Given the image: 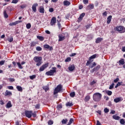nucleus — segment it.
Returning <instances> with one entry per match:
<instances>
[{"instance_id": "f257e3e1", "label": "nucleus", "mask_w": 125, "mask_h": 125, "mask_svg": "<svg viewBox=\"0 0 125 125\" xmlns=\"http://www.w3.org/2000/svg\"><path fill=\"white\" fill-rule=\"evenodd\" d=\"M93 98L94 101L98 102L101 100V98H102V94L100 93H95L93 94Z\"/></svg>"}, {"instance_id": "f03ea898", "label": "nucleus", "mask_w": 125, "mask_h": 125, "mask_svg": "<svg viewBox=\"0 0 125 125\" xmlns=\"http://www.w3.org/2000/svg\"><path fill=\"white\" fill-rule=\"evenodd\" d=\"M33 60L36 62V63H37L36 65L38 66H40L42 64V57L35 56L33 58Z\"/></svg>"}, {"instance_id": "7ed1b4c3", "label": "nucleus", "mask_w": 125, "mask_h": 125, "mask_svg": "<svg viewBox=\"0 0 125 125\" xmlns=\"http://www.w3.org/2000/svg\"><path fill=\"white\" fill-rule=\"evenodd\" d=\"M56 67H54L52 68L51 70H50V71L46 72L45 74L47 76H53L54 75V73H56Z\"/></svg>"}, {"instance_id": "20e7f679", "label": "nucleus", "mask_w": 125, "mask_h": 125, "mask_svg": "<svg viewBox=\"0 0 125 125\" xmlns=\"http://www.w3.org/2000/svg\"><path fill=\"white\" fill-rule=\"evenodd\" d=\"M116 31L120 33V34H123V33H125V28L122 26H117L116 27Z\"/></svg>"}, {"instance_id": "39448f33", "label": "nucleus", "mask_w": 125, "mask_h": 125, "mask_svg": "<svg viewBox=\"0 0 125 125\" xmlns=\"http://www.w3.org/2000/svg\"><path fill=\"white\" fill-rule=\"evenodd\" d=\"M62 91V85H58L54 91V95Z\"/></svg>"}, {"instance_id": "423d86ee", "label": "nucleus", "mask_w": 125, "mask_h": 125, "mask_svg": "<svg viewBox=\"0 0 125 125\" xmlns=\"http://www.w3.org/2000/svg\"><path fill=\"white\" fill-rule=\"evenodd\" d=\"M32 113H33V111L32 110L25 111V115L26 117H27V118H28V119H30V118H32Z\"/></svg>"}, {"instance_id": "0eeeda50", "label": "nucleus", "mask_w": 125, "mask_h": 125, "mask_svg": "<svg viewBox=\"0 0 125 125\" xmlns=\"http://www.w3.org/2000/svg\"><path fill=\"white\" fill-rule=\"evenodd\" d=\"M48 67V63L43 64L41 67H40L39 71L40 72H42L44 71V69Z\"/></svg>"}, {"instance_id": "6e6552de", "label": "nucleus", "mask_w": 125, "mask_h": 125, "mask_svg": "<svg viewBox=\"0 0 125 125\" xmlns=\"http://www.w3.org/2000/svg\"><path fill=\"white\" fill-rule=\"evenodd\" d=\"M56 23V18L53 17L52 18L50 22V25L51 26H53V25H55Z\"/></svg>"}, {"instance_id": "1a4fd4ad", "label": "nucleus", "mask_w": 125, "mask_h": 125, "mask_svg": "<svg viewBox=\"0 0 125 125\" xmlns=\"http://www.w3.org/2000/svg\"><path fill=\"white\" fill-rule=\"evenodd\" d=\"M22 22V21H17L14 22H11L9 23V26H15L16 25H17V24H19V23H21Z\"/></svg>"}, {"instance_id": "9d476101", "label": "nucleus", "mask_w": 125, "mask_h": 125, "mask_svg": "<svg viewBox=\"0 0 125 125\" xmlns=\"http://www.w3.org/2000/svg\"><path fill=\"white\" fill-rule=\"evenodd\" d=\"M38 4L37 3H35L32 5V10L34 12H37V6H38Z\"/></svg>"}, {"instance_id": "9b49d317", "label": "nucleus", "mask_w": 125, "mask_h": 125, "mask_svg": "<svg viewBox=\"0 0 125 125\" xmlns=\"http://www.w3.org/2000/svg\"><path fill=\"white\" fill-rule=\"evenodd\" d=\"M59 37V42H62V41H64L65 39V36L62 35V34H60L58 35Z\"/></svg>"}, {"instance_id": "f8f14e48", "label": "nucleus", "mask_w": 125, "mask_h": 125, "mask_svg": "<svg viewBox=\"0 0 125 125\" xmlns=\"http://www.w3.org/2000/svg\"><path fill=\"white\" fill-rule=\"evenodd\" d=\"M100 69V65H98L95 68H93L92 70H91V73H93V72L97 71L98 70Z\"/></svg>"}, {"instance_id": "ddd939ff", "label": "nucleus", "mask_w": 125, "mask_h": 125, "mask_svg": "<svg viewBox=\"0 0 125 125\" xmlns=\"http://www.w3.org/2000/svg\"><path fill=\"white\" fill-rule=\"evenodd\" d=\"M63 5H64V6H69V5L71 4V2H70V1L66 0H64L63 2Z\"/></svg>"}, {"instance_id": "4468645a", "label": "nucleus", "mask_w": 125, "mask_h": 125, "mask_svg": "<svg viewBox=\"0 0 125 125\" xmlns=\"http://www.w3.org/2000/svg\"><path fill=\"white\" fill-rule=\"evenodd\" d=\"M75 65H71L68 67V70L70 71V72H73V71L75 70Z\"/></svg>"}, {"instance_id": "2eb2a0df", "label": "nucleus", "mask_w": 125, "mask_h": 125, "mask_svg": "<svg viewBox=\"0 0 125 125\" xmlns=\"http://www.w3.org/2000/svg\"><path fill=\"white\" fill-rule=\"evenodd\" d=\"M12 95V93L11 92L8 91V90H6L5 92V96H10Z\"/></svg>"}, {"instance_id": "dca6fc26", "label": "nucleus", "mask_w": 125, "mask_h": 125, "mask_svg": "<svg viewBox=\"0 0 125 125\" xmlns=\"http://www.w3.org/2000/svg\"><path fill=\"white\" fill-rule=\"evenodd\" d=\"M44 48H47V49H49V50H52V49H53L52 47L49 46L48 44L44 45Z\"/></svg>"}, {"instance_id": "f3484780", "label": "nucleus", "mask_w": 125, "mask_h": 125, "mask_svg": "<svg viewBox=\"0 0 125 125\" xmlns=\"http://www.w3.org/2000/svg\"><path fill=\"white\" fill-rule=\"evenodd\" d=\"M103 40V38H98L96 40V43H99V42H102Z\"/></svg>"}, {"instance_id": "a211bd4d", "label": "nucleus", "mask_w": 125, "mask_h": 125, "mask_svg": "<svg viewBox=\"0 0 125 125\" xmlns=\"http://www.w3.org/2000/svg\"><path fill=\"white\" fill-rule=\"evenodd\" d=\"M111 20H112V16H109L107 17V24H110V23H111Z\"/></svg>"}, {"instance_id": "6ab92c4d", "label": "nucleus", "mask_w": 125, "mask_h": 125, "mask_svg": "<svg viewBox=\"0 0 125 125\" xmlns=\"http://www.w3.org/2000/svg\"><path fill=\"white\" fill-rule=\"evenodd\" d=\"M85 15V13H83L81 14L79 18V20H83V17H84V16Z\"/></svg>"}, {"instance_id": "aec40b11", "label": "nucleus", "mask_w": 125, "mask_h": 125, "mask_svg": "<svg viewBox=\"0 0 125 125\" xmlns=\"http://www.w3.org/2000/svg\"><path fill=\"white\" fill-rule=\"evenodd\" d=\"M16 88L18 91H20L21 92L23 91V88H22L21 86H17Z\"/></svg>"}, {"instance_id": "412c9836", "label": "nucleus", "mask_w": 125, "mask_h": 125, "mask_svg": "<svg viewBox=\"0 0 125 125\" xmlns=\"http://www.w3.org/2000/svg\"><path fill=\"white\" fill-rule=\"evenodd\" d=\"M119 65H124L125 64V60L122 59L120 61H119Z\"/></svg>"}, {"instance_id": "4be33fe9", "label": "nucleus", "mask_w": 125, "mask_h": 125, "mask_svg": "<svg viewBox=\"0 0 125 125\" xmlns=\"http://www.w3.org/2000/svg\"><path fill=\"white\" fill-rule=\"evenodd\" d=\"M11 107H12V104H11V102L9 101L6 104V108H11Z\"/></svg>"}, {"instance_id": "5701e85b", "label": "nucleus", "mask_w": 125, "mask_h": 125, "mask_svg": "<svg viewBox=\"0 0 125 125\" xmlns=\"http://www.w3.org/2000/svg\"><path fill=\"white\" fill-rule=\"evenodd\" d=\"M39 11L40 13H44V8L42 6L40 7Z\"/></svg>"}, {"instance_id": "b1692460", "label": "nucleus", "mask_w": 125, "mask_h": 125, "mask_svg": "<svg viewBox=\"0 0 125 125\" xmlns=\"http://www.w3.org/2000/svg\"><path fill=\"white\" fill-rule=\"evenodd\" d=\"M105 93L107 94L109 96H111L112 95V94L113 93L112 91H109V90H105Z\"/></svg>"}, {"instance_id": "393cba45", "label": "nucleus", "mask_w": 125, "mask_h": 125, "mask_svg": "<svg viewBox=\"0 0 125 125\" xmlns=\"http://www.w3.org/2000/svg\"><path fill=\"white\" fill-rule=\"evenodd\" d=\"M87 7L88 9H93L94 8V5L93 4H90V5H88Z\"/></svg>"}, {"instance_id": "a878e982", "label": "nucleus", "mask_w": 125, "mask_h": 125, "mask_svg": "<svg viewBox=\"0 0 125 125\" xmlns=\"http://www.w3.org/2000/svg\"><path fill=\"white\" fill-rule=\"evenodd\" d=\"M97 57V55L94 54L91 57H89V60H91V59H94Z\"/></svg>"}, {"instance_id": "bb28decb", "label": "nucleus", "mask_w": 125, "mask_h": 125, "mask_svg": "<svg viewBox=\"0 0 125 125\" xmlns=\"http://www.w3.org/2000/svg\"><path fill=\"white\" fill-rule=\"evenodd\" d=\"M114 102H115V103H118V102H120V101H121V98H117L116 99H114Z\"/></svg>"}, {"instance_id": "cd10ccee", "label": "nucleus", "mask_w": 125, "mask_h": 125, "mask_svg": "<svg viewBox=\"0 0 125 125\" xmlns=\"http://www.w3.org/2000/svg\"><path fill=\"white\" fill-rule=\"evenodd\" d=\"M36 50L37 51H42V47H41L40 46H37L36 47Z\"/></svg>"}, {"instance_id": "c85d7f7f", "label": "nucleus", "mask_w": 125, "mask_h": 125, "mask_svg": "<svg viewBox=\"0 0 125 125\" xmlns=\"http://www.w3.org/2000/svg\"><path fill=\"white\" fill-rule=\"evenodd\" d=\"M113 119H114V120H120V117L116 115H113Z\"/></svg>"}, {"instance_id": "c756f323", "label": "nucleus", "mask_w": 125, "mask_h": 125, "mask_svg": "<svg viewBox=\"0 0 125 125\" xmlns=\"http://www.w3.org/2000/svg\"><path fill=\"white\" fill-rule=\"evenodd\" d=\"M66 106H67V107H68V106H69L70 107H71V106H73V103L68 102L66 104Z\"/></svg>"}, {"instance_id": "7c9ffc66", "label": "nucleus", "mask_w": 125, "mask_h": 125, "mask_svg": "<svg viewBox=\"0 0 125 125\" xmlns=\"http://www.w3.org/2000/svg\"><path fill=\"white\" fill-rule=\"evenodd\" d=\"M43 89L45 90V91H47V90H49V88L48 86H45L43 87Z\"/></svg>"}, {"instance_id": "2f4dec72", "label": "nucleus", "mask_w": 125, "mask_h": 125, "mask_svg": "<svg viewBox=\"0 0 125 125\" xmlns=\"http://www.w3.org/2000/svg\"><path fill=\"white\" fill-rule=\"evenodd\" d=\"M110 111V110L109 109H108L107 108H105L104 109V113H105L106 114L107 113H109V111Z\"/></svg>"}, {"instance_id": "473e14b6", "label": "nucleus", "mask_w": 125, "mask_h": 125, "mask_svg": "<svg viewBox=\"0 0 125 125\" xmlns=\"http://www.w3.org/2000/svg\"><path fill=\"white\" fill-rule=\"evenodd\" d=\"M17 64L20 69H23V66H22L20 62H17Z\"/></svg>"}, {"instance_id": "72a5a7b5", "label": "nucleus", "mask_w": 125, "mask_h": 125, "mask_svg": "<svg viewBox=\"0 0 125 125\" xmlns=\"http://www.w3.org/2000/svg\"><path fill=\"white\" fill-rule=\"evenodd\" d=\"M89 99H90V96H87L85 98V101H86V102L89 101Z\"/></svg>"}, {"instance_id": "f704fd0d", "label": "nucleus", "mask_w": 125, "mask_h": 125, "mask_svg": "<svg viewBox=\"0 0 125 125\" xmlns=\"http://www.w3.org/2000/svg\"><path fill=\"white\" fill-rule=\"evenodd\" d=\"M36 77L37 76H36V75H33L30 76L29 78L30 80H34V79H36Z\"/></svg>"}, {"instance_id": "c9c22d12", "label": "nucleus", "mask_w": 125, "mask_h": 125, "mask_svg": "<svg viewBox=\"0 0 125 125\" xmlns=\"http://www.w3.org/2000/svg\"><path fill=\"white\" fill-rule=\"evenodd\" d=\"M67 122H68V119H63L62 121V124H66Z\"/></svg>"}, {"instance_id": "e433bc0d", "label": "nucleus", "mask_w": 125, "mask_h": 125, "mask_svg": "<svg viewBox=\"0 0 125 125\" xmlns=\"http://www.w3.org/2000/svg\"><path fill=\"white\" fill-rule=\"evenodd\" d=\"M31 27H32V25H31V23H29L26 24V28L27 29H30Z\"/></svg>"}, {"instance_id": "4c0bfd02", "label": "nucleus", "mask_w": 125, "mask_h": 125, "mask_svg": "<svg viewBox=\"0 0 125 125\" xmlns=\"http://www.w3.org/2000/svg\"><path fill=\"white\" fill-rule=\"evenodd\" d=\"M75 95H76V94L75 93V92H71L70 94V96L71 97H75Z\"/></svg>"}, {"instance_id": "58836bf2", "label": "nucleus", "mask_w": 125, "mask_h": 125, "mask_svg": "<svg viewBox=\"0 0 125 125\" xmlns=\"http://www.w3.org/2000/svg\"><path fill=\"white\" fill-rule=\"evenodd\" d=\"M62 104H60L58 105L57 108L58 110H60V109H62Z\"/></svg>"}, {"instance_id": "ea45409f", "label": "nucleus", "mask_w": 125, "mask_h": 125, "mask_svg": "<svg viewBox=\"0 0 125 125\" xmlns=\"http://www.w3.org/2000/svg\"><path fill=\"white\" fill-rule=\"evenodd\" d=\"M31 116L33 117V118H36L37 117V112H34V113H32Z\"/></svg>"}, {"instance_id": "a19ab883", "label": "nucleus", "mask_w": 125, "mask_h": 125, "mask_svg": "<svg viewBox=\"0 0 125 125\" xmlns=\"http://www.w3.org/2000/svg\"><path fill=\"white\" fill-rule=\"evenodd\" d=\"M115 85V83H112L111 85H110L109 87V89H112L114 87V86Z\"/></svg>"}, {"instance_id": "79ce46f5", "label": "nucleus", "mask_w": 125, "mask_h": 125, "mask_svg": "<svg viewBox=\"0 0 125 125\" xmlns=\"http://www.w3.org/2000/svg\"><path fill=\"white\" fill-rule=\"evenodd\" d=\"M73 122H74V120L72 118H71L69 123H68V125H70L73 124Z\"/></svg>"}, {"instance_id": "37998d69", "label": "nucleus", "mask_w": 125, "mask_h": 125, "mask_svg": "<svg viewBox=\"0 0 125 125\" xmlns=\"http://www.w3.org/2000/svg\"><path fill=\"white\" fill-rule=\"evenodd\" d=\"M37 39H39L40 41H43L44 38L42 36H37Z\"/></svg>"}, {"instance_id": "c03bdc74", "label": "nucleus", "mask_w": 125, "mask_h": 125, "mask_svg": "<svg viewBox=\"0 0 125 125\" xmlns=\"http://www.w3.org/2000/svg\"><path fill=\"white\" fill-rule=\"evenodd\" d=\"M58 18L59 19L58 20H57V22L58 23H60V22H61V18L60 17V16H58Z\"/></svg>"}, {"instance_id": "a18cd8bd", "label": "nucleus", "mask_w": 125, "mask_h": 125, "mask_svg": "<svg viewBox=\"0 0 125 125\" xmlns=\"http://www.w3.org/2000/svg\"><path fill=\"white\" fill-rule=\"evenodd\" d=\"M36 44H37V43L36 42H33L31 43V46H35Z\"/></svg>"}, {"instance_id": "49530a36", "label": "nucleus", "mask_w": 125, "mask_h": 125, "mask_svg": "<svg viewBox=\"0 0 125 125\" xmlns=\"http://www.w3.org/2000/svg\"><path fill=\"white\" fill-rule=\"evenodd\" d=\"M120 124H121V125H125V120L121 119L120 120Z\"/></svg>"}, {"instance_id": "de8ad7c7", "label": "nucleus", "mask_w": 125, "mask_h": 125, "mask_svg": "<svg viewBox=\"0 0 125 125\" xmlns=\"http://www.w3.org/2000/svg\"><path fill=\"white\" fill-rule=\"evenodd\" d=\"M8 41L9 42H13V38L12 37L8 39Z\"/></svg>"}, {"instance_id": "09e8293b", "label": "nucleus", "mask_w": 125, "mask_h": 125, "mask_svg": "<svg viewBox=\"0 0 125 125\" xmlns=\"http://www.w3.org/2000/svg\"><path fill=\"white\" fill-rule=\"evenodd\" d=\"M71 61V58H67L65 60V62H70Z\"/></svg>"}, {"instance_id": "8fccbe9b", "label": "nucleus", "mask_w": 125, "mask_h": 125, "mask_svg": "<svg viewBox=\"0 0 125 125\" xmlns=\"http://www.w3.org/2000/svg\"><path fill=\"white\" fill-rule=\"evenodd\" d=\"M41 106V104H38L35 105L36 109H40V107Z\"/></svg>"}, {"instance_id": "3c124183", "label": "nucleus", "mask_w": 125, "mask_h": 125, "mask_svg": "<svg viewBox=\"0 0 125 125\" xmlns=\"http://www.w3.org/2000/svg\"><path fill=\"white\" fill-rule=\"evenodd\" d=\"M83 2L84 4H86L88 3V0H83Z\"/></svg>"}, {"instance_id": "603ef678", "label": "nucleus", "mask_w": 125, "mask_h": 125, "mask_svg": "<svg viewBox=\"0 0 125 125\" xmlns=\"http://www.w3.org/2000/svg\"><path fill=\"white\" fill-rule=\"evenodd\" d=\"M48 125H53V121H52V120H49L48 121Z\"/></svg>"}, {"instance_id": "864d4df0", "label": "nucleus", "mask_w": 125, "mask_h": 125, "mask_svg": "<svg viewBox=\"0 0 125 125\" xmlns=\"http://www.w3.org/2000/svg\"><path fill=\"white\" fill-rule=\"evenodd\" d=\"M9 82H13L15 81V79H14V78H10L9 79Z\"/></svg>"}, {"instance_id": "5fc2aeb1", "label": "nucleus", "mask_w": 125, "mask_h": 125, "mask_svg": "<svg viewBox=\"0 0 125 125\" xmlns=\"http://www.w3.org/2000/svg\"><path fill=\"white\" fill-rule=\"evenodd\" d=\"M7 88H8V89H10V90H13V86H7Z\"/></svg>"}, {"instance_id": "6e6d98bb", "label": "nucleus", "mask_w": 125, "mask_h": 125, "mask_svg": "<svg viewBox=\"0 0 125 125\" xmlns=\"http://www.w3.org/2000/svg\"><path fill=\"white\" fill-rule=\"evenodd\" d=\"M4 15L5 18H8V15H7V14H6L5 12H4Z\"/></svg>"}, {"instance_id": "4d7b16f0", "label": "nucleus", "mask_w": 125, "mask_h": 125, "mask_svg": "<svg viewBox=\"0 0 125 125\" xmlns=\"http://www.w3.org/2000/svg\"><path fill=\"white\" fill-rule=\"evenodd\" d=\"M49 12H53V11H54V10L53 8H50L49 9Z\"/></svg>"}, {"instance_id": "13d9d810", "label": "nucleus", "mask_w": 125, "mask_h": 125, "mask_svg": "<svg viewBox=\"0 0 125 125\" xmlns=\"http://www.w3.org/2000/svg\"><path fill=\"white\" fill-rule=\"evenodd\" d=\"M96 63L95 62H93L92 66L91 67L92 68L93 67L96 66Z\"/></svg>"}, {"instance_id": "bf43d9fd", "label": "nucleus", "mask_w": 125, "mask_h": 125, "mask_svg": "<svg viewBox=\"0 0 125 125\" xmlns=\"http://www.w3.org/2000/svg\"><path fill=\"white\" fill-rule=\"evenodd\" d=\"M91 26V24H87V25H86V28L87 29H88V28H90Z\"/></svg>"}, {"instance_id": "052dcab7", "label": "nucleus", "mask_w": 125, "mask_h": 125, "mask_svg": "<svg viewBox=\"0 0 125 125\" xmlns=\"http://www.w3.org/2000/svg\"><path fill=\"white\" fill-rule=\"evenodd\" d=\"M116 113V111L114 110H111L110 111V114H112V115H114Z\"/></svg>"}, {"instance_id": "680f3d73", "label": "nucleus", "mask_w": 125, "mask_h": 125, "mask_svg": "<svg viewBox=\"0 0 125 125\" xmlns=\"http://www.w3.org/2000/svg\"><path fill=\"white\" fill-rule=\"evenodd\" d=\"M120 79L119 78H116V79H115L114 80V83H118V82H119V80Z\"/></svg>"}, {"instance_id": "e2e57ef3", "label": "nucleus", "mask_w": 125, "mask_h": 125, "mask_svg": "<svg viewBox=\"0 0 125 125\" xmlns=\"http://www.w3.org/2000/svg\"><path fill=\"white\" fill-rule=\"evenodd\" d=\"M18 2V0H13L12 3H17Z\"/></svg>"}, {"instance_id": "0e129e2a", "label": "nucleus", "mask_w": 125, "mask_h": 125, "mask_svg": "<svg viewBox=\"0 0 125 125\" xmlns=\"http://www.w3.org/2000/svg\"><path fill=\"white\" fill-rule=\"evenodd\" d=\"M4 64V61H2L0 62V65H1V66H2V65H3Z\"/></svg>"}, {"instance_id": "69168bd1", "label": "nucleus", "mask_w": 125, "mask_h": 125, "mask_svg": "<svg viewBox=\"0 0 125 125\" xmlns=\"http://www.w3.org/2000/svg\"><path fill=\"white\" fill-rule=\"evenodd\" d=\"M0 105H3L4 104V103H3V100H1L0 101Z\"/></svg>"}, {"instance_id": "338daca9", "label": "nucleus", "mask_w": 125, "mask_h": 125, "mask_svg": "<svg viewBox=\"0 0 125 125\" xmlns=\"http://www.w3.org/2000/svg\"><path fill=\"white\" fill-rule=\"evenodd\" d=\"M96 125H101V123L98 120L97 121V124Z\"/></svg>"}, {"instance_id": "774afa93", "label": "nucleus", "mask_w": 125, "mask_h": 125, "mask_svg": "<svg viewBox=\"0 0 125 125\" xmlns=\"http://www.w3.org/2000/svg\"><path fill=\"white\" fill-rule=\"evenodd\" d=\"M122 51L125 52V46L122 47Z\"/></svg>"}]
</instances>
